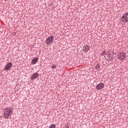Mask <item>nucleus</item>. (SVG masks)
<instances>
[{
	"mask_svg": "<svg viewBox=\"0 0 128 128\" xmlns=\"http://www.w3.org/2000/svg\"><path fill=\"white\" fill-rule=\"evenodd\" d=\"M110 53V52H106V54H105L106 55V56H108V58H110V56H108V54Z\"/></svg>",
	"mask_w": 128,
	"mask_h": 128,
	"instance_id": "14",
	"label": "nucleus"
},
{
	"mask_svg": "<svg viewBox=\"0 0 128 128\" xmlns=\"http://www.w3.org/2000/svg\"><path fill=\"white\" fill-rule=\"evenodd\" d=\"M39 76H40V74H38V72H36V73L32 74L30 76L31 80H36V78H38V77Z\"/></svg>",
	"mask_w": 128,
	"mask_h": 128,
	"instance_id": "7",
	"label": "nucleus"
},
{
	"mask_svg": "<svg viewBox=\"0 0 128 128\" xmlns=\"http://www.w3.org/2000/svg\"><path fill=\"white\" fill-rule=\"evenodd\" d=\"M54 36H51L48 38L46 40V44L48 46L50 44H52L54 42Z\"/></svg>",
	"mask_w": 128,
	"mask_h": 128,
	"instance_id": "3",
	"label": "nucleus"
},
{
	"mask_svg": "<svg viewBox=\"0 0 128 128\" xmlns=\"http://www.w3.org/2000/svg\"><path fill=\"white\" fill-rule=\"evenodd\" d=\"M90 46L88 45H86L83 47V50L85 52H88V50H90Z\"/></svg>",
	"mask_w": 128,
	"mask_h": 128,
	"instance_id": "8",
	"label": "nucleus"
},
{
	"mask_svg": "<svg viewBox=\"0 0 128 128\" xmlns=\"http://www.w3.org/2000/svg\"><path fill=\"white\" fill-rule=\"evenodd\" d=\"M12 68V63L8 62L4 68V70H10Z\"/></svg>",
	"mask_w": 128,
	"mask_h": 128,
	"instance_id": "5",
	"label": "nucleus"
},
{
	"mask_svg": "<svg viewBox=\"0 0 128 128\" xmlns=\"http://www.w3.org/2000/svg\"><path fill=\"white\" fill-rule=\"evenodd\" d=\"M122 20L123 22H128V12L124 13L122 17Z\"/></svg>",
	"mask_w": 128,
	"mask_h": 128,
	"instance_id": "4",
	"label": "nucleus"
},
{
	"mask_svg": "<svg viewBox=\"0 0 128 128\" xmlns=\"http://www.w3.org/2000/svg\"><path fill=\"white\" fill-rule=\"evenodd\" d=\"M38 62V58H35L32 60V64H36Z\"/></svg>",
	"mask_w": 128,
	"mask_h": 128,
	"instance_id": "9",
	"label": "nucleus"
},
{
	"mask_svg": "<svg viewBox=\"0 0 128 128\" xmlns=\"http://www.w3.org/2000/svg\"><path fill=\"white\" fill-rule=\"evenodd\" d=\"M49 128H56V124H52L50 126Z\"/></svg>",
	"mask_w": 128,
	"mask_h": 128,
	"instance_id": "12",
	"label": "nucleus"
},
{
	"mask_svg": "<svg viewBox=\"0 0 128 128\" xmlns=\"http://www.w3.org/2000/svg\"><path fill=\"white\" fill-rule=\"evenodd\" d=\"M106 50H104V52H101V56H104V54H106Z\"/></svg>",
	"mask_w": 128,
	"mask_h": 128,
	"instance_id": "11",
	"label": "nucleus"
},
{
	"mask_svg": "<svg viewBox=\"0 0 128 128\" xmlns=\"http://www.w3.org/2000/svg\"><path fill=\"white\" fill-rule=\"evenodd\" d=\"M56 68V65L52 66V68Z\"/></svg>",
	"mask_w": 128,
	"mask_h": 128,
	"instance_id": "15",
	"label": "nucleus"
},
{
	"mask_svg": "<svg viewBox=\"0 0 128 128\" xmlns=\"http://www.w3.org/2000/svg\"><path fill=\"white\" fill-rule=\"evenodd\" d=\"M100 68V66L98 64H97L95 67V70H99Z\"/></svg>",
	"mask_w": 128,
	"mask_h": 128,
	"instance_id": "10",
	"label": "nucleus"
},
{
	"mask_svg": "<svg viewBox=\"0 0 128 128\" xmlns=\"http://www.w3.org/2000/svg\"><path fill=\"white\" fill-rule=\"evenodd\" d=\"M104 88V84L102 82H100L96 86V90H102Z\"/></svg>",
	"mask_w": 128,
	"mask_h": 128,
	"instance_id": "6",
	"label": "nucleus"
},
{
	"mask_svg": "<svg viewBox=\"0 0 128 128\" xmlns=\"http://www.w3.org/2000/svg\"><path fill=\"white\" fill-rule=\"evenodd\" d=\"M12 110L13 108L12 107H8L7 108H4L3 110L4 118H5L6 120H7V118H10V117L12 115Z\"/></svg>",
	"mask_w": 128,
	"mask_h": 128,
	"instance_id": "1",
	"label": "nucleus"
},
{
	"mask_svg": "<svg viewBox=\"0 0 128 128\" xmlns=\"http://www.w3.org/2000/svg\"><path fill=\"white\" fill-rule=\"evenodd\" d=\"M64 128H70V126L68 124H65V126H64Z\"/></svg>",
	"mask_w": 128,
	"mask_h": 128,
	"instance_id": "13",
	"label": "nucleus"
},
{
	"mask_svg": "<svg viewBox=\"0 0 128 128\" xmlns=\"http://www.w3.org/2000/svg\"><path fill=\"white\" fill-rule=\"evenodd\" d=\"M126 58V54L124 52H121L118 54V59L120 60H124Z\"/></svg>",
	"mask_w": 128,
	"mask_h": 128,
	"instance_id": "2",
	"label": "nucleus"
}]
</instances>
